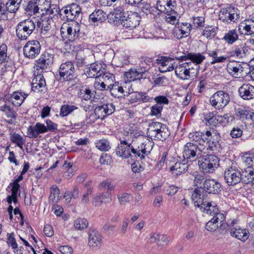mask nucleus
Masks as SVG:
<instances>
[{
    "mask_svg": "<svg viewBox=\"0 0 254 254\" xmlns=\"http://www.w3.org/2000/svg\"><path fill=\"white\" fill-rule=\"evenodd\" d=\"M79 188L77 186H75L72 190L71 191H65L64 194V197L68 200V202H70L71 199H76L79 197Z\"/></svg>",
    "mask_w": 254,
    "mask_h": 254,
    "instance_id": "obj_43",
    "label": "nucleus"
},
{
    "mask_svg": "<svg viewBox=\"0 0 254 254\" xmlns=\"http://www.w3.org/2000/svg\"><path fill=\"white\" fill-rule=\"evenodd\" d=\"M164 13L166 14L165 16L166 22L173 25L178 23L179 16L177 12L175 11V8H172V10H168Z\"/></svg>",
    "mask_w": 254,
    "mask_h": 254,
    "instance_id": "obj_44",
    "label": "nucleus"
},
{
    "mask_svg": "<svg viewBox=\"0 0 254 254\" xmlns=\"http://www.w3.org/2000/svg\"><path fill=\"white\" fill-rule=\"evenodd\" d=\"M204 120L210 125L216 127L219 124V115L216 116V112H212L204 115Z\"/></svg>",
    "mask_w": 254,
    "mask_h": 254,
    "instance_id": "obj_38",
    "label": "nucleus"
},
{
    "mask_svg": "<svg viewBox=\"0 0 254 254\" xmlns=\"http://www.w3.org/2000/svg\"><path fill=\"white\" fill-rule=\"evenodd\" d=\"M36 21L27 19L20 21L16 26L17 37L21 40H26L36 28Z\"/></svg>",
    "mask_w": 254,
    "mask_h": 254,
    "instance_id": "obj_5",
    "label": "nucleus"
},
{
    "mask_svg": "<svg viewBox=\"0 0 254 254\" xmlns=\"http://www.w3.org/2000/svg\"><path fill=\"white\" fill-rule=\"evenodd\" d=\"M120 144L118 145L116 149V154L123 158H128L131 157V153L135 157H139L140 160L144 158V155H147L150 153L147 150V144L142 143L137 148H135L130 142L129 140L127 139H120Z\"/></svg>",
    "mask_w": 254,
    "mask_h": 254,
    "instance_id": "obj_1",
    "label": "nucleus"
},
{
    "mask_svg": "<svg viewBox=\"0 0 254 254\" xmlns=\"http://www.w3.org/2000/svg\"><path fill=\"white\" fill-rule=\"evenodd\" d=\"M93 199L95 202H99V204L103 202L109 203L112 200L111 194L106 193L98 194L95 195Z\"/></svg>",
    "mask_w": 254,
    "mask_h": 254,
    "instance_id": "obj_48",
    "label": "nucleus"
},
{
    "mask_svg": "<svg viewBox=\"0 0 254 254\" xmlns=\"http://www.w3.org/2000/svg\"><path fill=\"white\" fill-rule=\"evenodd\" d=\"M170 240V238L166 235L158 234L157 244L159 247L163 248L167 245Z\"/></svg>",
    "mask_w": 254,
    "mask_h": 254,
    "instance_id": "obj_54",
    "label": "nucleus"
},
{
    "mask_svg": "<svg viewBox=\"0 0 254 254\" xmlns=\"http://www.w3.org/2000/svg\"><path fill=\"white\" fill-rule=\"evenodd\" d=\"M206 152L205 151V152L202 153V156L200 159L206 161L208 164L211 165L212 168L215 169L219 165L218 158L214 155H205Z\"/></svg>",
    "mask_w": 254,
    "mask_h": 254,
    "instance_id": "obj_41",
    "label": "nucleus"
},
{
    "mask_svg": "<svg viewBox=\"0 0 254 254\" xmlns=\"http://www.w3.org/2000/svg\"><path fill=\"white\" fill-rule=\"evenodd\" d=\"M106 13L102 9L95 10L90 15L89 20L93 22H99L102 23L105 21Z\"/></svg>",
    "mask_w": 254,
    "mask_h": 254,
    "instance_id": "obj_36",
    "label": "nucleus"
},
{
    "mask_svg": "<svg viewBox=\"0 0 254 254\" xmlns=\"http://www.w3.org/2000/svg\"><path fill=\"white\" fill-rule=\"evenodd\" d=\"M125 76L129 82L145 79L147 77L146 69L143 67L142 68H131L128 71L125 73Z\"/></svg>",
    "mask_w": 254,
    "mask_h": 254,
    "instance_id": "obj_19",
    "label": "nucleus"
},
{
    "mask_svg": "<svg viewBox=\"0 0 254 254\" xmlns=\"http://www.w3.org/2000/svg\"><path fill=\"white\" fill-rule=\"evenodd\" d=\"M46 132H48L46 126L40 123H37L35 126H29L27 129V134L30 138H36L39 134Z\"/></svg>",
    "mask_w": 254,
    "mask_h": 254,
    "instance_id": "obj_25",
    "label": "nucleus"
},
{
    "mask_svg": "<svg viewBox=\"0 0 254 254\" xmlns=\"http://www.w3.org/2000/svg\"><path fill=\"white\" fill-rule=\"evenodd\" d=\"M60 190L56 185H52L51 187V192L49 196V201L52 203H55L58 201L59 198Z\"/></svg>",
    "mask_w": 254,
    "mask_h": 254,
    "instance_id": "obj_46",
    "label": "nucleus"
},
{
    "mask_svg": "<svg viewBox=\"0 0 254 254\" xmlns=\"http://www.w3.org/2000/svg\"><path fill=\"white\" fill-rule=\"evenodd\" d=\"M88 221L84 218L77 219L74 223V226L75 228L78 230H82L87 228L88 226Z\"/></svg>",
    "mask_w": 254,
    "mask_h": 254,
    "instance_id": "obj_58",
    "label": "nucleus"
},
{
    "mask_svg": "<svg viewBox=\"0 0 254 254\" xmlns=\"http://www.w3.org/2000/svg\"><path fill=\"white\" fill-rule=\"evenodd\" d=\"M238 31L240 35H252L254 33V21L248 19L241 22Z\"/></svg>",
    "mask_w": 254,
    "mask_h": 254,
    "instance_id": "obj_22",
    "label": "nucleus"
},
{
    "mask_svg": "<svg viewBox=\"0 0 254 254\" xmlns=\"http://www.w3.org/2000/svg\"><path fill=\"white\" fill-rule=\"evenodd\" d=\"M78 94L83 100L92 101L95 98L96 91L94 89H90L86 86H82L79 90Z\"/></svg>",
    "mask_w": 254,
    "mask_h": 254,
    "instance_id": "obj_31",
    "label": "nucleus"
},
{
    "mask_svg": "<svg viewBox=\"0 0 254 254\" xmlns=\"http://www.w3.org/2000/svg\"><path fill=\"white\" fill-rule=\"evenodd\" d=\"M230 235L242 242H245L249 238V232L246 229L234 227L231 229Z\"/></svg>",
    "mask_w": 254,
    "mask_h": 254,
    "instance_id": "obj_29",
    "label": "nucleus"
},
{
    "mask_svg": "<svg viewBox=\"0 0 254 254\" xmlns=\"http://www.w3.org/2000/svg\"><path fill=\"white\" fill-rule=\"evenodd\" d=\"M108 88H110L111 94L115 97L119 98L124 92L123 87L120 86L118 83H115L113 85L111 84Z\"/></svg>",
    "mask_w": 254,
    "mask_h": 254,
    "instance_id": "obj_45",
    "label": "nucleus"
},
{
    "mask_svg": "<svg viewBox=\"0 0 254 254\" xmlns=\"http://www.w3.org/2000/svg\"><path fill=\"white\" fill-rule=\"evenodd\" d=\"M176 58L181 62L190 60L191 61L190 62L191 63H195L196 64H199L205 59V57L199 53H194L187 52L186 53H184L183 55Z\"/></svg>",
    "mask_w": 254,
    "mask_h": 254,
    "instance_id": "obj_21",
    "label": "nucleus"
},
{
    "mask_svg": "<svg viewBox=\"0 0 254 254\" xmlns=\"http://www.w3.org/2000/svg\"><path fill=\"white\" fill-rule=\"evenodd\" d=\"M96 147L103 151H107L111 148L109 141L105 139L98 140L96 143Z\"/></svg>",
    "mask_w": 254,
    "mask_h": 254,
    "instance_id": "obj_55",
    "label": "nucleus"
},
{
    "mask_svg": "<svg viewBox=\"0 0 254 254\" xmlns=\"http://www.w3.org/2000/svg\"><path fill=\"white\" fill-rule=\"evenodd\" d=\"M24 9L29 15L39 12V10L36 0H30L24 6Z\"/></svg>",
    "mask_w": 254,
    "mask_h": 254,
    "instance_id": "obj_40",
    "label": "nucleus"
},
{
    "mask_svg": "<svg viewBox=\"0 0 254 254\" xmlns=\"http://www.w3.org/2000/svg\"><path fill=\"white\" fill-rule=\"evenodd\" d=\"M238 9L231 4H227L220 9L219 13V19L227 23L235 22L239 18Z\"/></svg>",
    "mask_w": 254,
    "mask_h": 254,
    "instance_id": "obj_9",
    "label": "nucleus"
},
{
    "mask_svg": "<svg viewBox=\"0 0 254 254\" xmlns=\"http://www.w3.org/2000/svg\"><path fill=\"white\" fill-rule=\"evenodd\" d=\"M239 39V35L236 29L229 30L226 33L222 38L226 43L229 45H232Z\"/></svg>",
    "mask_w": 254,
    "mask_h": 254,
    "instance_id": "obj_35",
    "label": "nucleus"
},
{
    "mask_svg": "<svg viewBox=\"0 0 254 254\" xmlns=\"http://www.w3.org/2000/svg\"><path fill=\"white\" fill-rule=\"evenodd\" d=\"M198 164L200 169L204 173H212L215 170L213 168H212L211 165H210L206 161L203 160L202 159H201V160H198Z\"/></svg>",
    "mask_w": 254,
    "mask_h": 254,
    "instance_id": "obj_53",
    "label": "nucleus"
},
{
    "mask_svg": "<svg viewBox=\"0 0 254 254\" xmlns=\"http://www.w3.org/2000/svg\"><path fill=\"white\" fill-rule=\"evenodd\" d=\"M191 65V62L185 63L176 66L175 67L176 75L182 80L188 79L190 77V65Z\"/></svg>",
    "mask_w": 254,
    "mask_h": 254,
    "instance_id": "obj_23",
    "label": "nucleus"
},
{
    "mask_svg": "<svg viewBox=\"0 0 254 254\" xmlns=\"http://www.w3.org/2000/svg\"><path fill=\"white\" fill-rule=\"evenodd\" d=\"M224 215L222 213L217 214L206 224V229L210 232L215 231L219 228V225L222 223Z\"/></svg>",
    "mask_w": 254,
    "mask_h": 254,
    "instance_id": "obj_26",
    "label": "nucleus"
},
{
    "mask_svg": "<svg viewBox=\"0 0 254 254\" xmlns=\"http://www.w3.org/2000/svg\"><path fill=\"white\" fill-rule=\"evenodd\" d=\"M51 15H42L39 20L36 21L38 27L40 28L42 31L47 32L50 29V25L52 21V16Z\"/></svg>",
    "mask_w": 254,
    "mask_h": 254,
    "instance_id": "obj_32",
    "label": "nucleus"
},
{
    "mask_svg": "<svg viewBox=\"0 0 254 254\" xmlns=\"http://www.w3.org/2000/svg\"><path fill=\"white\" fill-rule=\"evenodd\" d=\"M53 60V57L49 54H42L40 58L36 61L37 69L38 68L47 69L52 64Z\"/></svg>",
    "mask_w": 254,
    "mask_h": 254,
    "instance_id": "obj_30",
    "label": "nucleus"
},
{
    "mask_svg": "<svg viewBox=\"0 0 254 254\" xmlns=\"http://www.w3.org/2000/svg\"><path fill=\"white\" fill-rule=\"evenodd\" d=\"M221 185L214 179H205L203 184L194 189L191 195L193 200L199 198H204V193L218 194L221 191Z\"/></svg>",
    "mask_w": 254,
    "mask_h": 254,
    "instance_id": "obj_2",
    "label": "nucleus"
},
{
    "mask_svg": "<svg viewBox=\"0 0 254 254\" xmlns=\"http://www.w3.org/2000/svg\"><path fill=\"white\" fill-rule=\"evenodd\" d=\"M242 182L245 184H250L254 176V168L250 166L241 170Z\"/></svg>",
    "mask_w": 254,
    "mask_h": 254,
    "instance_id": "obj_33",
    "label": "nucleus"
},
{
    "mask_svg": "<svg viewBox=\"0 0 254 254\" xmlns=\"http://www.w3.org/2000/svg\"><path fill=\"white\" fill-rule=\"evenodd\" d=\"M115 185L109 180L102 181L99 184V188L102 190H107L106 193L111 194V192L114 190Z\"/></svg>",
    "mask_w": 254,
    "mask_h": 254,
    "instance_id": "obj_50",
    "label": "nucleus"
},
{
    "mask_svg": "<svg viewBox=\"0 0 254 254\" xmlns=\"http://www.w3.org/2000/svg\"><path fill=\"white\" fill-rule=\"evenodd\" d=\"M201 131H195L192 133H190L189 134V138L190 139V141L197 143V145H199V146L200 144V141H201Z\"/></svg>",
    "mask_w": 254,
    "mask_h": 254,
    "instance_id": "obj_59",
    "label": "nucleus"
},
{
    "mask_svg": "<svg viewBox=\"0 0 254 254\" xmlns=\"http://www.w3.org/2000/svg\"><path fill=\"white\" fill-rule=\"evenodd\" d=\"M219 50L216 49L214 51L208 50L207 52L209 57H212V61L211 64H213L216 63H224L226 61L227 58L225 56H218Z\"/></svg>",
    "mask_w": 254,
    "mask_h": 254,
    "instance_id": "obj_39",
    "label": "nucleus"
},
{
    "mask_svg": "<svg viewBox=\"0 0 254 254\" xmlns=\"http://www.w3.org/2000/svg\"><path fill=\"white\" fill-rule=\"evenodd\" d=\"M115 106L111 103L105 104L96 107L94 109L95 119H103L112 114L115 111Z\"/></svg>",
    "mask_w": 254,
    "mask_h": 254,
    "instance_id": "obj_18",
    "label": "nucleus"
},
{
    "mask_svg": "<svg viewBox=\"0 0 254 254\" xmlns=\"http://www.w3.org/2000/svg\"><path fill=\"white\" fill-rule=\"evenodd\" d=\"M243 68L239 62L231 61L228 63L227 65L226 70L230 74L234 77H238L239 71Z\"/></svg>",
    "mask_w": 254,
    "mask_h": 254,
    "instance_id": "obj_34",
    "label": "nucleus"
},
{
    "mask_svg": "<svg viewBox=\"0 0 254 254\" xmlns=\"http://www.w3.org/2000/svg\"><path fill=\"white\" fill-rule=\"evenodd\" d=\"M10 140L12 142L16 144L20 149L23 148V145L25 143V139L20 134L15 132L10 133Z\"/></svg>",
    "mask_w": 254,
    "mask_h": 254,
    "instance_id": "obj_47",
    "label": "nucleus"
},
{
    "mask_svg": "<svg viewBox=\"0 0 254 254\" xmlns=\"http://www.w3.org/2000/svg\"><path fill=\"white\" fill-rule=\"evenodd\" d=\"M147 133L151 139L163 141L169 137L170 132L168 127L160 122H153L149 125Z\"/></svg>",
    "mask_w": 254,
    "mask_h": 254,
    "instance_id": "obj_3",
    "label": "nucleus"
},
{
    "mask_svg": "<svg viewBox=\"0 0 254 254\" xmlns=\"http://www.w3.org/2000/svg\"><path fill=\"white\" fill-rule=\"evenodd\" d=\"M77 20H69L71 22L68 24L67 27L69 28L70 31H74L75 33H77L80 35V26L79 22Z\"/></svg>",
    "mask_w": 254,
    "mask_h": 254,
    "instance_id": "obj_61",
    "label": "nucleus"
},
{
    "mask_svg": "<svg viewBox=\"0 0 254 254\" xmlns=\"http://www.w3.org/2000/svg\"><path fill=\"white\" fill-rule=\"evenodd\" d=\"M193 201L195 206L199 207L201 211L214 216L218 214V209L216 205H213L212 202L206 203V201H203V198L201 199L197 198Z\"/></svg>",
    "mask_w": 254,
    "mask_h": 254,
    "instance_id": "obj_16",
    "label": "nucleus"
},
{
    "mask_svg": "<svg viewBox=\"0 0 254 254\" xmlns=\"http://www.w3.org/2000/svg\"><path fill=\"white\" fill-rule=\"evenodd\" d=\"M39 10L42 12L41 15H57L60 12L59 5L57 4H51L50 0H36Z\"/></svg>",
    "mask_w": 254,
    "mask_h": 254,
    "instance_id": "obj_11",
    "label": "nucleus"
},
{
    "mask_svg": "<svg viewBox=\"0 0 254 254\" xmlns=\"http://www.w3.org/2000/svg\"><path fill=\"white\" fill-rule=\"evenodd\" d=\"M137 14V12H134L131 15L127 13L126 16H123L117 24H121L129 30H132L139 24L140 18Z\"/></svg>",
    "mask_w": 254,
    "mask_h": 254,
    "instance_id": "obj_14",
    "label": "nucleus"
},
{
    "mask_svg": "<svg viewBox=\"0 0 254 254\" xmlns=\"http://www.w3.org/2000/svg\"><path fill=\"white\" fill-rule=\"evenodd\" d=\"M77 109V107L74 105H64L61 108L60 116L63 117H66Z\"/></svg>",
    "mask_w": 254,
    "mask_h": 254,
    "instance_id": "obj_52",
    "label": "nucleus"
},
{
    "mask_svg": "<svg viewBox=\"0 0 254 254\" xmlns=\"http://www.w3.org/2000/svg\"><path fill=\"white\" fill-rule=\"evenodd\" d=\"M59 14L61 18L65 19L66 21L73 20L80 21L81 9L78 4L73 3L60 9Z\"/></svg>",
    "mask_w": 254,
    "mask_h": 254,
    "instance_id": "obj_6",
    "label": "nucleus"
},
{
    "mask_svg": "<svg viewBox=\"0 0 254 254\" xmlns=\"http://www.w3.org/2000/svg\"><path fill=\"white\" fill-rule=\"evenodd\" d=\"M154 84L156 85H165L168 82V79L165 76L153 77L152 78Z\"/></svg>",
    "mask_w": 254,
    "mask_h": 254,
    "instance_id": "obj_64",
    "label": "nucleus"
},
{
    "mask_svg": "<svg viewBox=\"0 0 254 254\" xmlns=\"http://www.w3.org/2000/svg\"><path fill=\"white\" fill-rule=\"evenodd\" d=\"M216 28L212 26H206L202 33V35L207 39H211L216 35Z\"/></svg>",
    "mask_w": 254,
    "mask_h": 254,
    "instance_id": "obj_49",
    "label": "nucleus"
},
{
    "mask_svg": "<svg viewBox=\"0 0 254 254\" xmlns=\"http://www.w3.org/2000/svg\"><path fill=\"white\" fill-rule=\"evenodd\" d=\"M205 148H201L198 145L191 142H187L183 147V156L187 161H192L199 159L205 152Z\"/></svg>",
    "mask_w": 254,
    "mask_h": 254,
    "instance_id": "obj_4",
    "label": "nucleus"
},
{
    "mask_svg": "<svg viewBox=\"0 0 254 254\" xmlns=\"http://www.w3.org/2000/svg\"><path fill=\"white\" fill-rule=\"evenodd\" d=\"M176 5V1L175 0H158L156 4L157 9L164 13L175 8Z\"/></svg>",
    "mask_w": 254,
    "mask_h": 254,
    "instance_id": "obj_28",
    "label": "nucleus"
},
{
    "mask_svg": "<svg viewBox=\"0 0 254 254\" xmlns=\"http://www.w3.org/2000/svg\"><path fill=\"white\" fill-rule=\"evenodd\" d=\"M219 124H221L223 126H226L232 122L234 119L233 116L230 114H226L224 116H219Z\"/></svg>",
    "mask_w": 254,
    "mask_h": 254,
    "instance_id": "obj_56",
    "label": "nucleus"
},
{
    "mask_svg": "<svg viewBox=\"0 0 254 254\" xmlns=\"http://www.w3.org/2000/svg\"><path fill=\"white\" fill-rule=\"evenodd\" d=\"M7 47L5 44H2L0 46V63L4 62L7 58Z\"/></svg>",
    "mask_w": 254,
    "mask_h": 254,
    "instance_id": "obj_63",
    "label": "nucleus"
},
{
    "mask_svg": "<svg viewBox=\"0 0 254 254\" xmlns=\"http://www.w3.org/2000/svg\"><path fill=\"white\" fill-rule=\"evenodd\" d=\"M19 6L12 0H9L5 4L6 10L10 13L16 12L19 9Z\"/></svg>",
    "mask_w": 254,
    "mask_h": 254,
    "instance_id": "obj_57",
    "label": "nucleus"
},
{
    "mask_svg": "<svg viewBox=\"0 0 254 254\" xmlns=\"http://www.w3.org/2000/svg\"><path fill=\"white\" fill-rule=\"evenodd\" d=\"M251 113L250 111L239 109L236 116L242 120H248L251 118Z\"/></svg>",
    "mask_w": 254,
    "mask_h": 254,
    "instance_id": "obj_60",
    "label": "nucleus"
},
{
    "mask_svg": "<svg viewBox=\"0 0 254 254\" xmlns=\"http://www.w3.org/2000/svg\"><path fill=\"white\" fill-rule=\"evenodd\" d=\"M106 66L101 63H94L91 64L89 67H87L84 69V73L89 78H98L103 76L109 79L112 74L106 75Z\"/></svg>",
    "mask_w": 254,
    "mask_h": 254,
    "instance_id": "obj_8",
    "label": "nucleus"
},
{
    "mask_svg": "<svg viewBox=\"0 0 254 254\" xmlns=\"http://www.w3.org/2000/svg\"><path fill=\"white\" fill-rule=\"evenodd\" d=\"M224 179L229 186H235L242 181L241 170L236 164H232L224 172Z\"/></svg>",
    "mask_w": 254,
    "mask_h": 254,
    "instance_id": "obj_10",
    "label": "nucleus"
},
{
    "mask_svg": "<svg viewBox=\"0 0 254 254\" xmlns=\"http://www.w3.org/2000/svg\"><path fill=\"white\" fill-rule=\"evenodd\" d=\"M0 111L7 124L9 125L16 124L17 113L13 107L7 103H4L0 106Z\"/></svg>",
    "mask_w": 254,
    "mask_h": 254,
    "instance_id": "obj_13",
    "label": "nucleus"
},
{
    "mask_svg": "<svg viewBox=\"0 0 254 254\" xmlns=\"http://www.w3.org/2000/svg\"><path fill=\"white\" fill-rule=\"evenodd\" d=\"M21 95L22 92L15 91L12 93L11 97L12 99L14 100L12 101L13 105L15 107H19L24 102V99L21 97Z\"/></svg>",
    "mask_w": 254,
    "mask_h": 254,
    "instance_id": "obj_51",
    "label": "nucleus"
},
{
    "mask_svg": "<svg viewBox=\"0 0 254 254\" xmlns=\"http://www.w3.org/2000/svg\"><path fill=\"white\" fill-rule=\"evenodd\" d=\"M189 168V165L185 162H176L170 168L171 171H176L177 175L185 173Z\"/></svg>",
    "mask_w": 254,
    "mask_h": 254,
    "instance_id": "obj_42",
    "label": "nucleus"
},
{
    "mask_svg": "<svg viewBox=\"0 0 254 254\" xmlns=\"http://www.w3.org/2000/svg\"><path fill=\"white\" fill-rule=\"evenodd\" d=\"M240 97L244 100L254 98V86L250 84H243L238 90Z\"/></svg>",
    "mask_w": 254,
    "mask_h": 254,
    "instance_id": "obj_24",
    "label": "nucleus"
},
{
    "mask_svg": "<svg viewBox=\"0 0 254 254\" xmlns=\"http://www.w3.org/2000/svg\"><path fill=\"white\" fill-rule=\"evenodd\" d=\"M46 86L45 80H41L40 83L32 82L31 84L32 90L34 92H40L43 91V88Z\"/></svg>",
    "mask_w": 254,
    "mask_h": 254,
    "instance_id": "obj_62",
    "label": "nucleus"
},
{
    "mask_svg": "<svg viewBox=\"0 0 254 254\" xmlns=\"http://www.w3.org/2000/svg\"><path fill=\"white\" fill-rule=\"evenodd\" d=\"M89 246L92 249H99L102 244V236L95 229H91L88 232Z\"/></svg>",
    "mask_w": 254,
    "mask_h": 254,
    "instance_id": "obj_17",
    "label": "nucleus"
},
{
    "mask_svg": "<svg viewBox=\"0 0 254 254\" xmlns=\"http://www.w3.org/2000/svg\"><path fill=\"white\" fill-rule=\"evenodd\" d=\"M59 74L64 79L69 81L75 76V68L71 62L62 64L59 68Z\"/></svg>",
    "mask_w": 254,
    "mask_h": 254,
    "instance_id": "obj_15",
    "label": "nucleus"
},
{
    "mask_svg": "<svg viewBox=\"0 0 254 254\" xmlns=\"http://www.w3.org/2000/svg\"><path fill=\"white\" fill-rule=\"evenodd\" d=\"M229 93L223 90H219L209 98L211 105L216 109L220 110L225 107L230 101Z\"/></svg>",
    "mask_w": 254,
    "mask_h": 254,
    "instance_id": "obj_7",
    "label": "nucleus"
},
{
    "mask_svg": "<svg viewBox=\"0 0 254 254\" xmlns=\"http://www.w3.org/2000/svg\"><path fill=\"white\" fill-rule=\"evenodd\" d=\"M190 24L187 22L182 23L181 24L178 23V26H176L174 29L173 34L174 37L180 39L188 36L190 34Z\"/></svg>",
    "mask_w": 254,
    "mask_h": 254,
    "instance_id": "obj_20",
    "label": "nucleus"
},
{
    "mask_svg": "<svg viewBox=\"0 0 254 254\" xmlns=\"http://www.w3.org/2000/svg\"><path fill=\"white\" fill-rule=\"evenodd\" d=\"M221 137L219 133H214L213 135L211 133V137L209 138L208 147L206 150H210L213 151H219L221 149L220 143Z\"/></svg>",
    "mask_w": 254,
    "mask_h": 254,
    "instance_id": "obj_27",
    "label": "nucleus"
},
{
    "mask_svg": "<svg viewBox=\"0 0 254 254\" xmlns=\"http://www.w3.org/2000/svg\"><path fill=\"white\" fill-rule=\"evenodd\" d=\"M41 47V45L38 41H29L23 47V54L25 57L33 59L39 55Z\"/></svg>",
    "mask_w": 254,
    "mask_h": 254,
    "instance_id": "obj_12",
    "label": "nucleus"
},
{
    "mask_svg": "<svg viewBox=\"0 0 254 254\" xmlns=\"http://www.w3.org/2000/svg\"><path fill=\"white\" fill-rule=\"evenodd\" d=\"M125 10L124 5L118 6L113 9L112 15L114 16V21H116V24L123 18V16L127 14V12H126Z\"/></svg>",
    "mask_w": 254,
    "mask_h": 254,
    "instance_id": "obj_37",
    "label": "nucleus"
}]
</instances>
